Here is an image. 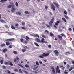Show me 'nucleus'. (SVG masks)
Masks as SVG:
<instances>
[{"mask_svg": "<svg viewBox=\"0 0 74 74\" xmlns=\"http://www.w3.org/2000/svg\"><path fill=\"white\" fill-rule=\"evenodd\" d=\"M54 22V18H52L50 21L49 23V25H49L48 24H46V26L47 27H49V28H50L51 27V26H52V23Z\"/></svg>", "mask_w": 74, "mask_h": 74, "instance_id": "f257e3e1", "label": "nucleus"}, {"mask_svg": "<svg viewBox=\"0 0 74 74\" xmlns=\"http://www.w3.org/2000/svg\"><path fill=\"white\" fill-rule=\"evenodd\" d=\"M49 55V53H43V54H42L41 55L39 56V58H43L44 57H46L48 56Z\"/></svg>", "mask_w": 74, "mask_h": 74, "instance_id": "f03ea898", "label": "nucleus"}, {"mask_svg": "<svg viewBox=\"0 0 74 74\" xmlns=\"http://www.w3.org/2000/svg\"><path fill=\"white\" fill-rule=\"evenodd\" d=\"M59 67L58 66H57V68L56 69V73H60V70H59Z\"/></svg>", "mask_w": 74, "mask_h": 74, "instance_id": "7ed1b4c3", "label": "nucleus"}, {"mask_svg": "<svg viewBox=\"0 0 74 74\" xmlns=\"http://www.w3.org/2000/svg\"><path fill=\"white\" fill-rule=\"evenodd\" d=\"M14 40H15V39L14 38L7 39L5 40V41H6V42H9V41H14Z\"/></svg>", "mask_w": 74, "mask_h": 74, "instance_id": "20e7f679", "label": "nucleus"}, {"mask_svg": "<svg viewBox=\"0 0 74 74\" xmlns=\"http://www.w3.org/2000/svg\"><path fill=\"white\" fill-rule=\"evenodd\" d=\"M54 53L55 55L56 56H58V55H59V52L58 50H55L54 51Z\"/></svg>", "mask_w": 74, "mask_h": 74, "instance_id": "39448f33", "label": "nucleus"}, {"mask_svg": "<svg viewBox=\"0 0 74 74\" xmlns=\"http://www.w3.org/2000/svg\"><path fill=\"white\" fill-rule=\"evenodd\" d=\"M51 8L53 10V11H55V7L54 6V5L52 4L51 5Z\"/></svg>", "mask_w": 74, "mask_h": 74, "instance_id": "423d86ee", "label": "nucleus"}, {"mask_svg": "<svg viewBox=\"0 0 74 74\" xmlns=\"http://www.w3.org/2000/svg\"><path fill=\"white\" fill-rule=\"evenodd\" d=\"M8 65H10V66H13V64L12 62H11V61H8Z\"/></svg>", "mask_w": 74, "mask_h": 74, "instance_id": "0eeeda50", "label": "nucleus"}, {"mask_svg": "<svg viewBox=\"0 0 74 74\" xmlns=\"http://www.w3.org/2000/svg\"><path fill=\"white\" fill-rule=\"evenodd\" d=\"M10 4L12 5V7H14L15 4H14V3L13 2H10Z\"/></svg>", "mask_w": 74, "mask_h": 74, "instance_id": "6e6552de", "label": "nucleus"}, {"mask_svg": "<svg viewBox=\"0 0 74 74\" xmlns=\"http://www.w3.org/2000/svg\"><path fill=\"white\" fill-rule=\"evenodd\" d=\"M51 69H52V71L53 73H55V68H54V66L51 67Z\"/></svg>", "mask_w": 74, "mask_h": 74, "instance_id": "1a4fd4ad", "label": "nucleus"}, {"mask_svg": "<svg viewBox=\"0 0 74 74\" xmlns=\"http://www.w3.org/2000/svg\"><path fill=\"white\" fill-rule=\"evenodd\" d=\"M58 38H59V39H60V40H62L63 39V38L62 37V36L59 35H58Z\"/></svg>", "mask_w": 74, "mask_h": 74, "instance_id": "9d476101", "label": "nucleus"}, {"mask_svg": "<svg viewBox=\"0 0 74 74\" xmlns=\"http://www.w3.org/2000/svg\"><path fill=\"white\" fill-rule=\"evenodd\" d=\"M54 4H55V5L56 7H57V8H59V4H58L57 3H56L54 2L53 3Z\"/></svg>", "mask_w": 74, "mask_h": 74, "instance_id": "9b49d317", "label": "nucleus"}, {"mask_svg": "<svg viewBox=\"0 0 74 74\" xmlns=\"http://www.w3.org/2000/svg\"><path fill=\"white\" fill-rule=\"evenodd\" d=\"M50 36L52 37H54V35L53 34H52V32L50 33Z\"/></svg>", "mask_w": 74, "mask_h": 74, "instance_id": "f8f14e48", "label": "nucleus"}, {"mask_svg": "<svg viewBox=\"0 0 74 74\" xmlns=\"http://www.w3.org/2000/svg\"><path fill=\"white\" fill-rule=\"evenodd\" d=\"M26 38H25V40H27V41H29V38H30L29 37H28L27 36H25Z\"/></svg>", "mask_w": 74, "mask_h": 74, "instance_id": "ddd939ff", "label": "nucleus"}, {"mask_svg": "<svg viewBox=\"0 0 74 74\" xmlns=\"http://www.w3.org/2000/svg\"><path fill=\"white\" fill-rule=\"evenodd\" d=\"M0 22H3V23H5V22L6 23V22H5V21L3 20L2 19L0 20Z\"/></svg>", "mask_w": 74, "mask_h": 74, "instance_id": "4468645a", "label": "nucleus"}, {"mask_svg": "<svg viewBox=\"0 0 74 74\" xmlns=\"http://www.w3.org/2000/svg\"><path fill=\"white\" fill-rule=\"evenodd\" d=\"M13 52L14 54H16V55L18 54V52H17V51H13Z\"/></svg>", "mask_w": 74, "mask_h": 74, "instance_id": "2eb2a0df", "label": "nucleus"}, {"mask_svg": "<svg viewBox=\"0 0 74 74\" xmlns=\"http://www.w3.org/2000/svg\"><path fill=\"white\" fill-rule=\"evenodd\" d=\"M12 7V5H9L7 6V8H11Z\"/></svg>", "mask_w": 74, "mask_h": 74, "instance_id": "dca6fc26", "label": "nucleus"}, {"mask_svg": "<svg viewBox=\"0 0 74 74\" xmlns=\"http://www.w3.org/2000/svg\"><path fill=\"white\" fill-rule=\"evenodd\" d=\"M15 10V8H14V7H12V10H11L12 12H13Z\"/></svg>", "mask_w": 74, "mask_h": 74, "instance_id": "f3484780", "label": "nucleus"}, {"mask_svg": "<svg viewBox=\"0 0 74 74\" xmlns=\"http://www.w3.org/2000/svg\"><path fill=\"white\" fill-rule=\"evenodd\" d=\"M62 19L65 22H67V21H66V20L65 19V18H62Z\"/></svg>", "mask_w": 74, "mask_h": 74, "instance_id": "a211bd4d", "label": "nucleus"}, {"mask_svg": "<svg viewBox=\"0 0 74 74\" xmlns=\"http://www.w3.org/2000/svg\"><path fill=\"white\" fill-rule=\"evenodd\" d=\"M7 48H5L3 50V52L4 53L5 52H7Z\"/></svg>", "mask_w": 74, "mask_h": 74, "instance_id": "6ab92c4d", "label": "nucleus"}, {"mask_svg": "<svg viewBox=\"0 0 74 74\" xmlns=\"http://www.w3.org/2000/svg\"><path fill=\"white\" fill-rule=\"evenodd\" d=\"M6 44L7 46H8V45H10V43H9L8 42H6Z\"/></svg>", "mask_w": 74, "mask_h": 74, "instance_id": "aec40b11", "label": "nucleus"}, {"mask_svg": "<svg viewBox=\"0 0 74 74\" xmlns=\"http://www.w3.org/2000/svg\"><path fill=\"white\" fill-rule=\"evenodd\" d=\"M55 25L56 26H58L59 25V22L58 21H57L55 23Z\"/></svg>", "mask_w": 74, "mask_h": 74, "instance_id": "412c9836", "label": "nucleus"}, {"mask_svg": "<svg viewBox=\"0 0 74 74\" xmlns=\"http://www.w3.org/2000/svg\"><path fill=\"white\" fill-rule=\"evenodd\" d=\"M15 5L16 7H18L19 6V4L18 3V2H16L15 3Z\"/></svg>", "mask_w": 74, "mask_h": 74, "instance_id": "4be33fe9", "label": "nucleus"}, {"mask_svg": "<svg viewBox=\"0 0 74 74\" xmlns=\"http://www.w3.org/2000/svg\"><path fill=\"white\" fill-rule=\"evenodd\" d=\"M64 17H65L66 19H69V18L68 16L66 15H64Z\"/></svg>", "mask_w": 74, "mask_h": 74, "instance_id": "5701e85b", "label": "nucleus"}, {"mask_svg": "<svg viewBox=\"0 0 74 74\" xmlns=\"http://www.w3.org/2000/svg\"><path fill=\"white\" fill-rule=\"evenodd\" d=\"M44 39L42 38L41 40V42L43 43L45 42H44Z\"/></svg>", "mask_w": 74, "mask_h": 74, "instance_id": "b1692460", "label": "nucleus"}, {"mask_svg": "<svg viewBox=\"0 0 74 74\" xmlns=\"http://www.w3.org/2000/svg\"><path fill=\"white\" fill-rule=\"evenodd\" d=\"M4 62V60H2L0 61V63H1V64H3V62Z\"/></svg>", "mask_w": 74, "mask_h": 74, "instance_id": "393cba45", "label": "nucleus"}, {"mask_svg": "<svg viewBox=\"0 0 74 74\" xmlns=\"http://www.w3.org/2000/svg\"><path fill=\"white\" fill-rule=\"evenodd\" d=\"M64 13L65 15H67V12L66 10L64 11Z\"/></svg>", "mask_w": 74, "mask_h": 74, "instance_id": "a878e982", "label": "nucleus"}, {"mask_svg": "<svg viewBox=\"0 0 74 74\" xmlns=\"http://www.w3.org/2000/svg\"><path fill=\"white\" fill-rule=\"evenodd\" d=\"M25 67H30V66H29V65H28V64H26L25 65Z\"/></svg>", "mask_w": 74, "mask_h": 74, "instance_id": "bb28decb", "label": "nucleus"}, {"mask_svg": "<svg viewBox=\"0 0 74 74\" xmlns=\"http://www.w3.org/2000/svg\"><path fill=\"white\" fill-rule=\"evenodd\" d=\"M11 27L12 29H15V27H14V26H13V25H11Z\"/></svg>", "mask_w": 74, "mask_h": 74, "instance_id": "cd10ccee", "label": "nucleus"}, {"mask_svg": "<svg viewBox=\"0 0 74 74\" xmlns=\"http://www.w3.org/2000/svg\"><path fill=\"white\" fill-rule=\"evenodd\" d=\"M7 0H1V1L2 3H3L4 1H7Z\"/></svg>", "mask_w": 74, "mask_h": 74, "instance_id": "c85d7f7f", "label": "nucleus"}, {"mask_svg": "<svg viewBox=\"0 0 74 74\" xmlns=\"http://www.w3.org/2000/svg\"><path fill=\"white\" fill-rule=\"evenodd\" d=\"M2 68L3 69H6V66L4 65L2 66Z\"/></svg>", "mask_w": 74, "mask_h": 74, "instance_id": "c756f323", "label": "nucleus"}, {"mask_svg": "<svg viewBox=\"0 0 74 74\" xmlns=\"http://www.w3.org/2000/svg\"><path fill=\"white\" fill-rule=\"evenodd\" d=\"M26 50V49H23L22 50V52H25Z\"/></svg>", "mask_w": 74, "mask_h": 74, "instance_id": "7c9ffc66", "label": "nucleus"}, {"mask_svg": "<svg viewBox=\"0 0 74 74\" xmlns=\"http://www.w3.org/2000/svg\"><path fill=\"white\" fill-rule=\"evenodd\" d=\"M66 68L67 69H69V68H70V66L69 65V64L66 65Z\"/></svg>", "mask_w": 74, "mask_h": 74, "instance_id": "2f4dec72", "label": "nucleus"}, {"mask_svg": "<svg viewBox=\"0 0 74 74\" xmlns=\"http://www.w3.org/2000/svg\"><path fill=\"white\" fill-rule=\"evenodd\" d=\"M19 71L20 73H22V70H21V69H19Z\"/></svg>", "mask_w": 74, "mask_h": 74, "instance_id": "473e14b6", "label": "nucleus"}, {"mask_svg": "<svg viewBox=\"0 0 74 74\" xmlns=\"http://www.w3.org/2000/svg\"><path fill=\"white\" fill-rule=\"evenodd\" d=\"M16 59L18 61H19V57H18V56L16 57Z\"/></svg>", "mask_w": 74, "mask_h": 74, "instance_id": "72a5a7b5", "label": "nucleus"}, {"mask_svg": "<svg viewBox=\"0 0 74 74\" xmlns=\"http://www.w3.org/2000/svg\"><path fill=\"white\" fill-rule=\"evenodd\" d=\"M42 36L43 38H47V37L44 35H42Z\"/></svg>", "mask_w": 74, "mask_h": 74, "instance_id": "f704fd0d", "label": "nucleus"}, {"mask_svg": "<svg viewBox=\"0 0 74 74\" xmlns=\"http://www.w3.org/2000/svg\"><path fill=\"white\" fill-rule=\"evenodd\" d=\"M8 34L9 35H10V36H11L12 35V33H11V32H8Z\"/></svg>", "mask_w": 74, "mask_h": 74, "instance_id": "c9c22d12", "label": "nucleus"}, {"mask_svg": "<svg viewBox=\"0 0 74 74\" xmlns=\"http://www.w3.org/2000/svg\"><path fill=\"white\" fill-rule=\"evenodd\" d=\"M23 48H24L25 49H27V46H25L23 47Z\"/></svg>", "mask_w": 74, "mask_h": 74, "instance_id": "e433bc0d", "label": "nucleus"}, {"mask_svg": "<svg viewBox=\"0 0 74 74\" xmlns=\"http://www.w3.org/2000/svg\"><path fill=\"white\" fill-rule=\"evenodd\" d=\"M4 63L6 65H7V64H8V62H5Z\"/></svg>", "mask_w": 74, "mask_h": 74, "instance_id": "4c0bfd02", "label": "nucleus"}, {"mask_svg": "<svg viewBox=\"0 0 74 74\" xmlns=\"http://www.w3.org/2000/svg\"><path fill=\"white\" fill-rule=\"evenodd\" d=\"M22 26H24V25H25V23L24 22H22Z\"/></svg>", "mask_w": 74, "mask_h": 74, "instance_id": "58836bf2", "label": "nucleus"}, {"mask_svg": "<svg viewBox=\"0 0 74 74\" xmlns=\"http://www.w3.org/2000/svg\"><path fill=\"white\" fill-rule=\"evenodd\" d=\"M24 13H25V14H29V13L28 12V11H25V12Z\"/></svg>", "mask_w": 74, "mask_h": 74, "instance_id": "ea45409f", "label": "nucleus"}, {"mask_svg": "<svg viewBox=\"0 0 74 74\" xmlns=\"http://www.w3.org/2000/svg\"><path fill=\"white\" fill-rule=\"evenodd\" d=\"M14 71L17 72V71H18V69H14Z\"/></svg>", "mask_w": 74, "mask_h": 74, "instance_id": "a19ab883", "label": "nucleus"}, {"mask_svg": "<svg viewBox=\"0 0 74 74\" xmlns=\"http://www.w3.org/2000/svg\"><path fill=\"white\" fill-rule=\"evenodd\" d=\"M37 42H41V40H39L38 39H37Z\"/></svg>", "mask_w": 74, "mask_h": 74, "instance_id": "79ce46f5", "label": "nucleus"}, {"mask_svg": "<svg viewBox=\"0 0 74 74\" xmlns=\"http://www.w3.org/2000/svg\"><path fill=\"white\" fill-rule=\"evenodd\" d=\"M9 48H12V46L11 45H9Z\"/></svg>", "mask_w": 74, "mask_h": 74, "instance_id": "37998d69", "label": "nucleus"}, {"mask_svg": "<svg viewBox=\"0 0 74 74\" xmlns=\"http://www.w3.org/2000/svg\"><path fill=\"white\" fill-rule=\"evenodd\" d=\"M48 48H50L51 47V45H49L48 46Z\"/></svg>", "mask_w": 74, "mask_h": 74, "instance_id": "c03bdc74", "label": "nucleus"}, {"mask_svg": "<svg viewBox=\"0 0 74 74\" xmlns=\"http://www.w3.org/2000/svg\"><path fill=\"white\" fill-rule=\"evenodd\" d=\"M45 8L46 10H48V6H45Z\"/></svg>", "mask_w": 74, "mask_h": 74, "instance_id": "a18cd8bd", "label": "nucleus"}, {"mask_svg": "<svg viewBox=\"0 0 74 74\" xmlns=\"http://www.w3.org/2000/svg\"><path fill=\"white\" fill-rule=\"evenodd\" d=\"M18 65L20 67H22V68H23V66H22V65H21V64H18Z\"/></svg>", "mask_w": 74, "mask_h": 74, "instance_id": "49530a36", "label": "nucleus"}, {"mask_svg": "<svg viewBox=\"0 0 74 74\" xmlns=\"http://www.w3.org/2000/svg\"><path fill=\"white\" fill-rule=\"evenodd\" d=\"M34 37H37V34H34L33 35Z\"/></svg>", "mask_w": 74, "mask_h": 74, "instance_id": "de8ad7c7", "label": "nucleus"}, {"mask_svg": "<svg viewBox=\"0 0 74 74\" xmlns=\"http://www.w3.org/2000/svg\"><path fill=\"white\" fill-rule=\"evenodd\" d=\"M5 44H2L1 45V46H2V47H4L5 46Z\"/></svg>", "mask_w": 74, "mask_h": 74, "instance_id": "09e8293b", "label": "nucleus"}, {"mask_svg": "<svg viewBox=\"0 0 74 74\" xmlns=\"http://www.w3.org/2000/svg\"><path fill=\"white\" fill-rule=\"evenodd\" d=\"M45 32H46L48 34V33H49V31H48L47 30H45Z\"/></svg>", "mask_w": 74, "mask_h": 74, "instance_id": "8fccbe9b", "label": "nucleus"}, {"mask_svg": "<svg viewBox=\"0 0 74 74\" xmlns=\"http://www.w3.org/2000/svg\"><path fill=\"white\" fill-rule=\"evenodd\" d=\"M68 30H69V31H71V30H72V29H71V28H68Z\"/></svg>", "mask_w": 74, "mask_h": 74, "instance_id": "3c124183", "label": "nucleus"}, {"mask_svg": "<svg viewBox=\"0 0 74 74\" xmlns=\"http://www.w3.org/2000/svg\"><path fill=\"white\" fill-rule=\"evenodd\" d=\"M54 27L55 28H56V29H58V28L55 25H54Z\"/></svg>", "mask_w": 74, "mask_h": 74, "instance_id": "603ef678", "label": "nucleus"}, {"mask_svg": "<svg viewBox=\"0 0 74 74\" xmlns=\"http://www.w3.org/2000/svg\"><path fill=\"white\" fill-rule=\"evenodd\" d=\"M16 14H18V15H20L21 14V13H20L19 12H16Z\"/></svg>", "mask_w": 74, "mask_h": 74, "instance_id": "864d4df0", "label": "nucleus"}, {"mask_svg": "<svg viewBox=\"0 0 74 74\" xmlns=\"http://www.w3.org/2000/svg\"><path fill=\"white\" fill-rule=\"evenodd\" d=\"M61 35L62 37H64V34L63 33L61 34Z\"/></svg>", "mask_w": 74, "mask_h": 74, "instance_id": "5fc2aeb1", "label": "nucleus"}, {"mask_svg": "<svg viewBox=\"0 0 74 74\" xmlns=\"http://www.w3.org/2000/svg\"><path fill=\"white\" fill-rule=\"evenodd\" d=\"M20 41H21V42H23V39L22 38H21L20 39Z\"/></svg>", "mask_w": 74, "mask_h": 74, "instance_id": "6e6d98bb", "label": "nucleus"}, {"mask_svg": "<svg viewBox=\"0 0 74 74\" xmlns=\"http://www.w3.org/2000/svg\"><path fill=\"white\" fill-rule=\"evenodd\" d=\"M21 28L22 29H23V30H26V28H25V27H21Z\"/></svg>", "mask_w": 74, "mask_h": 74, "instance_id": "4d7b16f0", "label": "nucleus"}, {"mask_svg": "<svg viewBox=\"0 0 74 74\" xmlns=\"http://www.w3.org/2000/svg\"><path fill=\"white\" fill-rule=\"evenodd\" d=\"M73 70V68L71 67L70 69L69 70V71H71V70Z\"/></svg>", "mask_w": 74, "mask_h": 74, "instance_id": "13d9d810", "label": "nucleus"}, {"mask_svg": "<svg viewBox=\"0 0 74 74\" xmlns=\"http://www.w3.org/2000/svg\"><path fill=\"white\" fill-rule=\"evenodd\" d=\"M64 74H68V73H69V72L65 71L64 72Z\"/></svg>", "mask_w": 74, "mask_h": 74, "instance_id": "bf43d9fd", "label": "nucleus"}, {"mask_svg": "<svg viewBox=\"0 0 74 74\" xmlns=\"http://www.w3.org/2000/svg\"><path fill=\"white\" fill-rule=\"evenodd\" d=\"M7 73L8 74H10L11 73V72L9 70H8Z\"/></svg>", "mask_w": 74, "mask_h": 74, "instance_id": "052dcab7", "label": "nucleus"}, {"mask_svg": "<svg viewBox=\"0 0 74 74\" xmlns=\"http://www.w3.org/2000/svg\"><path fill=\"white\" fill-rule=\"evenodd\" d=\"M57 22H58V23L60 22H60H61V20H59V21H57Z\"/></svg>", "mask_w": 74, "mask_h": 74, "instance_id": "680f3d73", "label": "nucleus"}, {"mask_svg": "<svg viewBox=\"0 0 74 74\" xmlns=\"http://www.w3.org/2000/svg\"><path fill=\"white\" fill-rule=\"evenodd\" d=\"M24 43H25V44H27V41H25L24 42Z\"/></svg>", "mask_w": 74, "mask_h": 74, "instance_id": "e2e57ef3", "label": "nucleus"}, {"mask_svg": "<svg viewBox=\"0 0 74 74\" xmlns=\"http://www.w3.org/2000/svg\"><path fill=\"white\" fill-rule=\"evenodd\" d=\"M37 67L34 68L33 69L34 70H36V69H37Z\"/></svg>", "mask_w": 74, "mask_h": 74, "instance_id": "0e129e2a", "label": "nucleus"}, {"mask_svg": "<svg viewBox=\"0 0 74 74\" xmlns=\"http://www.w3.org/2000/svg\"><path fill=\"white\" fill-rule=\"evenodd\" d=\"M18 25H19L18 24H15V26L17 27V26H18Z\"/></svg>", "mask_w": 74, "mask_h": 74, "instance_id": "69168bd1", "label": "nucleus"}, {"mask_svg": "<svg viewBox=\"0 0 74 74\" xmlns=\"http://www.w3.org/2000/svg\"><path fill=\"white\" fill-rule=\"evenodd\" d=\"M64 64L66 65V64H67V62H64Z\"/></svg>", "mask_w": 74, "mask_h": 74, "instance_id": "338daca9", "label": "nucleus"}, {"mask_svg": "<svg viewBox=\"0 0 74 74\" xmlns=\"http://www.w3.org/2000/svg\"><path fill=\"white\" fill-rule=\"evenodd\" d=\"M72 44L73 45H74V41H72Z\"/></svg>", "mask_w": 74, "mask_h": 74, "instance_id": "774afa93", "label": "nucleus"}]
</instances>
